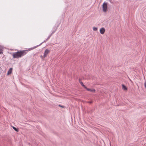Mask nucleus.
<instances>
[{
	"instance_id": "obj_1",
	"label": "nucleus",
	"mask_w": 146,
	"mask_h": 146,
	"mask_svg": "<svg viewBox=\"0 0 146 146\" xmlns=\"http://www.w3.org/2000/svg\"><path fill=\"white\" fill-rule=\"evenodd\" d=\"M28 50H20L17 52L13 53L12 56L13 58H21L25 55L28 52Z\"/></svg>"
},
{
	"instance_id": "obj_2",
	"label": "nucleus",
	"mask_w": 146,
	"mask_h": 146,
	"mask_svg": "<svg viewBox=\"0 0 146 146\" xmlns=\"http://www.w3.org/2000/svg\"><path fill=\"white\" fill-rule=\"evenodd\" d=\"M50 50L48 49H46L44 51L43 56H41L40 57L43 60L44 58L47 56Z\"/></svg>"
},
{
	"instance_id": "obj_3",
	"label": "nucleus",
	"mask_w": 146,
	"mask_h": 146,
	"mask_svg": "<svg viewBox=\"0 0 146 146\" xmlns=\"http://www.w3.org/2000/svg\"><path fill=\"white\" fill-rule=\"evenodd\" d=\"M103 11L104 12H106L107 11V5L106 3L104 2L102 5Z\"/></svg>"
},
{
	"instance_id": "obj_4",
	"label": "nucleus",
	"mask_w": 146,
	"mask_h": 146,
	"mask_svg": "<svg viewBox=\"0 0 146 146\" xmlns=\"http://www.w3.org/2000/svg\"><path fill=\"white\" fill-rule=\"evenodd\" d=\"M100 31L101 34H103L105 31V29L104 27L100 29Z\"/></svg>"
},
{
	"instance_id": "obj_5",
	"label": "nucleus",
	"mask_w": 146,
	"mask_h": 146,
	"mask_svg": "<svg viewBox=\"0 0 146 146\" xmlns=\"http://www.w3.org/2000/svg\"><path fill=\"white\" fill-rule=\"evenodd\" d=\"M12 70H13V68H10L8 71L7 75H9L11 74L12 73Z\"/></svg>"
},
{
	"instance_id": "obj_6",
	"label": "nucleus",
	"mask_w": 146,
	"mask_h": 146,
	"mask_svg": "<svg viewBox=\"0 0 146 146\" xmlns=\"http://www.w3.org/2000/svg\"><path fill=\"white\" fill-rule=\"evenodd\" d=\"M86 90L88 91H90L92 92H94L95 91V89H89L87 88Z\"/></svg>"
},
{
	"instance_id": "obj_7",
	"label": "nucleus",
	"mask_w": 146,
	"mask_h": 146,
	"mask_svg": "<svg viewBox=\"0 0 146 146\" xmlns=\"http://www.w3.org/2000/svg\"><path fill=\"white\" fill-rule=\"evenodd\" d=\"M122 88L124 90H127V87L124 85L122 84Z\"/></svg>"
},
{
	"instance_id": "obj_8",
	"label": "nucleus",
	"mask_w": 146,
	"mask_h": 146,
	"mask_svg": "<svg viewBox=\"0 0 146 146\" xmlns=\"http://www.w3.org/2000/svg\"><path fill=\"white\" fill-rule=\"evenodd\" d=\"M51 36V35H49L47 39L46 40H44L43 42H45L46 41H47L48 39H49L50 38Z\"/></svg>"
},
{
	"instance_id": "obj_9",
	"label": "nucleus",
	"mask_w": 146,
	"mask_h": 146,
	"mask_svg": "<svg viewBox=\"0 0 146 146\" xmlns=\"http://www.w3.org/2000/svg\"><path fill=\"white\" fill-rule=\"evenodd\" d=\"M56 29H55L52 31V32L50 34V35H51V36L53 34H54L55 33V32L56 31Z\"/></svg>"
},
{
	"instance_id": "obj_10",
	"label": "nucleus",
	"mask_w": 146,
	"mask_h": 146,
	"mask_svg": "<svg viewBox=\"0 0 146 146\" xmlns=\"http://www.w3.org/2000/svg\"><path fill=\"white\" fill-rule=\"evenodd\" d=\"M13 129L15 131H18V129H17L16 127H13Z\"/></svg>"
},
{
	"instance_id": "obj_11",
	"label": "nucleus",
	"mask_w": 146,
	"mask_h": 146,
	"mask_svg": "<svg viewBox=\"0 0 146 146\" xmlns=\"http://www.w3.org/2000/svg\"><path fill=\"white\" fill-rule=\"evenodd\" d=\"M93 30L95 31H97L98 30V28L96 27H94L93 28Z\"/></svg>"
},
{
	"instance_id": "obj_12",
	"label": "nucleus",
	"mask_w": 146,
	"mask_h": 146,
	"mask_svg": "<svg viewBox=\"0 0 146 146\" xmlns=\"http://www.w3.org/2000/svg\"><path fill=\"white\" fill-rule=\"evenodd\" d=\"M38 46H35L34 47H33V48H30L29 49V50H32V49H33L35 48H36Z\"/></svg>"
},
{
	"instance_id": "obj_13",
	"label": "nucleus",
	"mask_w": 146,
	"mask_h": 146,
	"mask_svg": "<svg viewBox=\"0 0 146 146\" xmlns=\"http://www.w3.org/2000/svg\"><path fill=\"white\" fill-rule=\"evenodd\" d=\"M82 86L85 89H87V88L86 87L84 84L82 85Z\"/></svg>"
},
{
	"instance_id": "obj_14",
	"label": "nucleus",
	"mask_w": 146,
	"mask_h": 146,
	"mask_svg": "<svg viewBox=\"0 0 146 146\" xmlns=\"http://www.w3.org/2000/svg\"><path fill=\"white\" fill-rule=\"evenodd\" d=\"M79 82L80 83V84L81 85H82L83 84V82L81 81L80 80V79H79Z\"/></svg>"
},
{
	"instance_id": "obj_15",
	"label": "nucleus",
	"mask_w": 146,
	"mask_h": 146,
	"mask_svg": "<svg viewBox=\"0 0 146 146\" xmlns=\"http://www.w3.org/2000/svg\"><path fill=\"white\" fill-rule=\"evenodd\" d=\"M144 84L145 87V88H146V80Z\"/></svg>"
},
{
	"instance_id": "obj_16",
	"label": "nucleus",
	"mask_w": 146,
	"mask_h": 146,
	"mask_svg": "<svg viewBox=\"0 0 146 146\" xmlns=\"http://www.w3.org/2000/svg\"><path fill=\"white\" fill-rule=\"evenodd\" d=\"M59 106L62 107V108H64V106H61V105H59Z\"/></svg>"
},
{
	"instance_id": "obj_17",
	"label": "nucleus",
	"mask_w": 146,
	"mask_h": 146,
	"mask_svg": "<svg viewBox=\"0 0 146 146\" xmlns=\"http://www.w3.org/2000/svg\"><path fill=\"white\" fill-rule=\"evenodd\" d=\"M92 103V101H90L89 102V103Z\"/></svg>"
},
{
	"instance_id": "obj_18",
	"label": "nucleus",
	"mask_w": 146,
	"mask_h": 146,
	"mask_svg": "<svg viewBox=\"0 0 146 146\" xmlns=\"http://www.w3.org/2000/svg\"><path fill=\"white\" fill-rule=\"evenodd\" d=\"M1 51H0V54H1Z\"/></svg>"
},
{
	"instance_id": "obj_19",
	"label": "nucleus",
	"mask_w": 146,
	"mask_h": 146,
	"mask_svg": "<svg viewBox=\"0 0 146 146\" xmlns=\"http://www.w3.org/2000/svg\"><path fill=\"white\" fill-rule=\"evenodd\" d=\"M43 42H42V43L40 44H41Z\"/></svg>"
}]
</instances>
